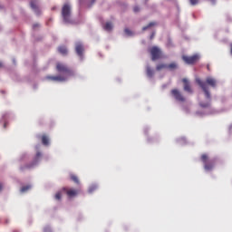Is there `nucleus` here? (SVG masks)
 Listing matches in <instances>:
<instances>
[{
	"label": "nucleus",
	"mask_w": 232,
	"mask_h": 232,
	"mask_svg": "<svg viewBox=\"0 0 232 232\" xmlns=\"http://www.w3.org/2000/svg\"><path fill=\"white\" fill-rule=\"evenodd\" d=\"M41 157H42V153L37 152L36 156H35V159H34V162L37 163L39 161V160L41 159Z\"/></svg>",
	"instance_id": "nucleus-23"
},
{
	"label": "nucleus",
	"mask_w": 232,
	"mask_h": 232,
	"mask_svg": "<svg viewBox=\"0 0 232 232\" xmlns=\"http://www.w3.org/2000/svg\"><path fill=\"white\" fill-rule=\"evenodd\" d=\"M45 79L53 82H63L66 81L65 76H61V75H58V76L48 75V76H45Z\"/></svg>",
	"instance_id": "nucleus-8"
},
{
	"label": "nucleus",
	"mask_w": 232,
	"mask_h": 232,
	"mask_svg": "<svg viewBox=\"0 0 232 232\" xmlns=\"http://www.w3.org/2000/svg\"><path fill=\"white\" fill-rule=\"evenodd\" d=\"M155 25H157L156 22H150L147 25L142 27V31H147L148 29H150V28H151V27H153Z\"/></svg>",
	"instance_id": "nucleus-17"
},
{
	"label": "nucleus",
	"mask_w": 232,
	"mask_h": 232,
	"mask_svg": "<svg viewBox=\"0 0 232 232\" xmlns=\"http://www.w3.org/2000/svg\"><path fill=\"white\" fill-rule=\"evenodd\" d=\"M140 11V8L138 5L133 7V12L134 13H139Z\"/></svg>",
	"instance_id": "nucleus-28"
},
{
	"label": "nucleus",
	"mask_w": 232,
	"mask_h": 232,
	"mask_svg": "<svg viewBox=\"0 0 232 232\" xmlns=\"http://www.w3.org/2000/svg\"><path fill=\"white\" fill-rule=\"evenodd\" d=\"M2 66H3V63H0V67H2Z\"/></svg>",
	"instance_id": "nucleus-35"
},
{
	"label": "nucleus",
	"mask_w": 232,
	"mask_h": 232,
	"mask_svg": "<svg viewBox=\"0 0 232 232\" xmlns=\"http://www.w3.org/2000/svg\"><path fill=\"white\" fill-rule=\"evenodd\" d=\"M62 17L65 24H72V6L70 4L66 3L62 7Z\"/></svg>",
	"instance_id": "nucleus-2"
},
{
	"label": "nucleus",
	"mask_w": 232,
	"mask_h": 232,
	"mask_svg": "<svg viewBox=\"0 0 232 232\" xmlns=\"http://www.w3.org/2000/svg\"><path fill=\"white\" fill-rule=\"evenodd\" d=\"M98 187L96 185H92L89 188V192L92 193L94 190H96Z\"/></svg>",
	"instance_id": "nucleus-24"
},
{
	"label": "nucleus",
	"mask_w": 232,
	"mask_h": 232,
	"mask_svg": "<svg viewBox=\"0 0 232 232\" xmlns=\"http://www.w3.org/2000/svg\"><path fill=\"white\" fill-rule=\"evenodd\" d=\"M171 96L177 101L180 102H186V98L184 94H182L181 91H179V89H172L170 91Z\"/></svg>",
	"instance_id": "nucleus-6"
},
{
	"label": "nucleus",
	"mask_w": 232,
	"mask_h": 232,
	"mask_svg": "<svg viewBox=\"0 0 232 232\" xmlns=\"http://www.w3.org/2000/svg\"><path fill=\"white\" fill-rule=\"evenodd\" d=\"M201 161L204 164V169L207 171L212 170L215 167V161L209 160V157L207 154L201 155Z\"/></svg>",
	"instance_id": "nucleus-4"
},
{
	"label": "nucleus",
	"mask_w": 232,
	"mask_h": 232,
	"mask_svg": "<svg viewBox=\"0 0 232 232\" xmlns=\"http://www.w3.org/2000/svg\"><path fill=\"white\" fill-rule=\"evenodd\" d=\"M182 82H183L184 91L192 94L194 92V91H193V89L191 87V83H190V82H188V78H183Z\"/></svg>",
	"instance_id": "nucleus-11"
},
{
	"label": "nucleus",
	"mask_w": 232,
	"mask_h": 232,
	"mask_svg": "<svg viewBox=\"0 0 232 232\" xmlns=\"http://www.w3.org/2000/svg\"><path fill=\"white\" fill-rule=\"evenodd\" d=\"M200 106H201L202 108H208V107L210 106V103H200Z\"/></svg>",
	"instance_id": "nucleus-29"
},
{
	"label": "nucleus",
	"mask_w": 232,
	"mask_h": 232,
	"mask_svg": "<svg viewBox=\"0 0 232 232\" xmlns=\"http://www.w3.org/2000/svg\"><path fill=\"white\" fill-rule=\"evenodd\" d=\"M191 5H197L199 3V0H189Z\"/></svg>",
	"instance_id": "nucleus-27"
},
{
	"label": "nucleus",
	"mask_w": 232,
	"mask_h": 232,
	"mask_svg": "<svg viewBox=\"0 0 232 232\" xmlns=\"http://www.w3.org/2000/svg\"><path fill=\"white\" fill-rule=\"evenodd\" d=\"M149 52L151 56V61H158L162 57V51L160 49V47H150Z\"/></svg>",
	"instance_id": "nucleus-5"
},
{
	"label": "nucleus",
	"mask_w": 232,
	"mask_h": 232,
	"mask_svg": "<svg viewBox=\"0 0 232 232\" xmlns=\"http://www.w3.org/2000/svg\"><path fill=\"white\" fill-rule=\"evenodd\" d=\"M30 6H31V8L33 9V10H34V11H38V5L34 3V2H31L30 3Z\"/></svg>",
	"instance_id": "nucleus-21"
},
{
	"label": "nucleus",
	"mask_w": 232,
	"mask_h": 232,
	"mask_svg": "<svg viewBox=\"0 0 232 232\" xmlns=\"http://www.w3.org/2000/svg\"><path fill=\"white\" fill-rule=\"evenodd\" d=\"M63 191L67 195L69 198H74L78 196L80 193L79 189H74V188H63Z\"/></svg>",
	"instance_id": "nucleus-9"
},
{
	"label": "nucleus",
	"mask_w": 232,
	"mask_h": 232,
	"mask_svg": "<svg viewBox=\"0 0 232 232\" xmlns=\"http://www.w3.org/2000/svg\"><path fill=\"white\" fill-rule=\"evenodd\" d=\"M56 200H61L62 199V193L61 192H57L54 196Z\"/></svg>",
	"instance_id": "nucleus-26"
},
{
	"label": "nucleus",
	"mask_w": 232,
	"mask_h": 232,
	"mask_svg": "<svg viewBox=\"0 0 232 232\" xmlns=\"http://www.w3.org/2000/svg\"><path fill=\"white\" fill-rule=\"evenodd\" d=\"M58 52L63 56L68 54V49L64 45H61L60 47H58Z\"/></svg>",
	"instance_id": "nucleus-14"
},
{
	"label": "nucleus",
	"mask_w": 232,
	"mask_h": 232,
	"mask_svg": "<svg viewBox=\"0 0 232 232\" xmlns=\"http://www.w3.org/2000/svg\"><path fill=\"white\" fill-rule=\"evenodd\" d=\"M124 33L125 34H127L128 36H131L132 35V31L129 28H125L124 29Z\"/></svg>",
	"instance_id": "nucleus-22"
},
{
	"label": "nucleus",
	"mask_w": 232,
	"mask_h": 232,
	"mask_svg": "<svg viewBox=\"0 0 232 232\" xmlns=\"http://www.w3.org/2000/svg\"><path fill=\"white\" fill-rule=\"evenodd\" d=\"M49 143V138L45 135L42 136V144L44 146H48Z\"/></svg>",
	"instance_id": "nucleus-18"
},
{
	"label": "nucleus",
	"mask_w": 232,
	"mask_h": 232,
	"mask_svg": "<svg viewBox=\"0 0 232 232\" xmlns=\"http://www.w3.org/2000/svg\"><path fill=\"white\" fill-rule=\"evenodd\" d=\"M56 71L60 73H64L67 76H74L75 72L72 71V69H70L68 65H65V63H62L61 62H58L56 63Z\"/></svg>",
	"instance_id": "nucleus-3"
},
{
	"label": "nucleus",
	"mask_w": 232,
	"mask_h": 232,
	"mask_svg": "<svg viewBox=\"0 0 232 232\" xmlns=\"http://www.w3.org/2000/svg\"><path fill=\"white\" fill-rule=\"evenodd\" d=\"M39 27H40V24H33V29H34V30L37 29V28H39Z\"/></svg>",
	"instance_id": "nucleus-30"
},
{
	"label": "nucleus",
	"mask_w": 232,
	"mask_h": 232,
	"mask_svg": "<svg viewBox=\"0 0 232 232\" xmlns=\"http://www.w3.org/2000/svg\"><path fill=\"white\" fill-rule=\"evenodd\" d=\"M179 68L178 63L176 62H172L171 63H167V69L169 71H175Z\"/></svg>",
	"instance_id": "nucleus-13"
},
{
	"label": "nucleus",
	"mask_w": 232,
	"mask_h": 232,
	"mask_svg": "<svg viewBox=\"0 0 232 232\" xmlns=\"http://www.w3.org/2000/svg\"><path fill=\"white\" fill-rule=\"evenodd\" d=\"M3 189V185L0 184V191Z\"/></svg>",
	"instance_id": "nucleus-33"
},
{
	"label": "nucleus",
	"mask_w": 232,
	"mask_h": 232,
	"mask_svg": "<svg viewBox=\"0 0 232 232\" xmlns=\"http://www.w3.org/2000/svg\"><path fill=\"white\" fill-rule=\"evenodd\" d=\"M168 69V63H158L156 65V71L160 72L162 70H167Z\"/></svg>",
	"instance_id": "nucleus-15"
},
{
	"label": "nucleus",
	"mask_w": 232,
	"mask_h": 232,
	"mask_svg": "<svg viewBox=\"0 0 232 232\" xmlns=\"http://www.w3.org/2000/svg\"><path fill=\"white\" fill-rule=\"evenodd\" d=\"M103 29L106 31V32H111L113 30V24L112 22H106L104 24H103Z\"/></svg>",
	"instance_id": "nucleus-12"
},
{
	"label": "nucleus",
	"mask_w": 232,
	"mask_h": 232,
	"mask_svg": "<svg viewBox=\"0 0 232 232\" xmlns=\"http://www.w3.org/2000/svg\"><path fill=\"white\" fill-rule=\"evenodd\" d=\"M146 73H147V76L148 77H153V75H154V71H153V69H151V67L150 66V65H147V67H146Z\"/></svg>",
	"instance_id": "nucleus-16"
},
{
	"label": "nucleus",
	"mask_w": 232,
	"mask_h": 232,
	"mask_svg": "<svg viewBox=\"0 0 232 232\" xmlns=\"http://www.w3.org/2000/svg\"><path fill=\"white\" fill-rule=\"evenodd\" d=\"M32 188V186H30V185H27V186H25V187H23L22 188H21V192L22 193H24V192H27L29 189H31Z\"/></svg>",
	"instance_id": "nucleus-20"
},
{
	"label": "nucleus",
	"mask_w": 232,
	"mask_h": 232,
	"mask_svg": "<svg viewBox=\"0 0 232 232\" xmlns=\"http://www.w3.org/2000/svg\"><path fill=\"white\" fill-rule=\"evenodd\" d=\"M75 52H76V54L81 58L82 59L83 57V53H84V46L82 44H81V42H77L75 44Z\"/></svg>",
	"instance_id": "nucleus-10"
},
{
	"label": "nucleus",
	"mask_w": 232,
	"mask_h": 232,
	"mask_svg": "<svg viewBox=\"0 0 232 232\" xmlns=\"http://www.w3.org/2000/svg\"><path fill=\"white\" fill-rule=\"evenodd\" d=\"M154 37H155V32L151 33V34H150V40H153Z\"/></svg>",
	"instance_id": "nucleus-31"
},
{
	"label": "nucleus",
	"mask_w": 232,
	"mask_h": 232,
	"mask_svg": "<svg viewBox=\"0 0 232 232\" xmlns=\"http://www.w3.org/2000/svg\"><path fill=\"white\" fill-rule=\"evenodd\" d=\"M212 4H216V0H209Z\"/></svg>",
	"instance_id": "nucleus-32"
},
{
	"label": "nucleus",
	"mask_w": 232,
	"mask_h": 232,
	"mask_svg": "<svg viewBox=\"0 0 232 232\" xmlns=\"http://www.w3.org/2000/svg\"><path fill=\"white\" fill-rule=\"evenodd\" d=\"M196 82L200 86L203 90L205 96L207 99H211V94L208 91V85L211 86L212 88H216L218 85V81L216 78H212L211 76H208L206 78V82H202L199 78H197Z\"/></svg>",
	"instance_id": "nucleus-1"
},
{
	"label": "nucleus",
	"mask_w": 232,
	"mask_h": 232,
	"mask_svg": "<svg viewBox=\"0 0 232 232\" xmlns=\"http://www.w3.org/2000/svg\"><path fill=\"white\" fill-rule=\"evenodd\" d=\"M33 167H34V165H27V166H25V167H21V168H20V170H21V171H24L25 169H31V168H33Z\"/></svg>",
	"instance_id": "nucleus-25"
},
{
	"label": "nucleus",
	"mask_w": 232,
	"mask_h": 232,
	"mask_svg": "<svg viewBox=\"0 0 232 232\" xmlns=\"http://www.w3.org/2000/svg\"><path fill=\"white\" fill-rule=\"evenodd\" d=\"M200 59V56L198 54H193V56H182V60L187 64H195L198 63Z\"/></svg>",
	"instance_id": "nucleus-7"
},
{
	"label": "nucleus",
	"mask_w": 232,
	"mask_h": 232,
	"mask_svg": "<svg viewBox=\"0 0 232 232\" xmlns=\"http://www.w3.org/2000/svg\"><path fill=\"white\" fill-rule=\"evenodd\" d=\"M70 178H71V180H72L74 183H76V184L80 183L79 178L77 176L71 175Z\"/></svg>",
	"instance_id": "nucleus-19"
},
{
	"label": "nucleus",
	"mask_w": 232,
	"mask_h": 232,
	"mask_svg": "<svg viewBox=\"0 0 232 232\" xmlns=\"http://www.w3.org/2000/svg\"><path fill=\"white\" fill-rule=\"evenodd\" d=\"M96 2V0H92V4H94Z\"/></svg>",
	"instance_id": "nucleus-34"
}]
</instances>
